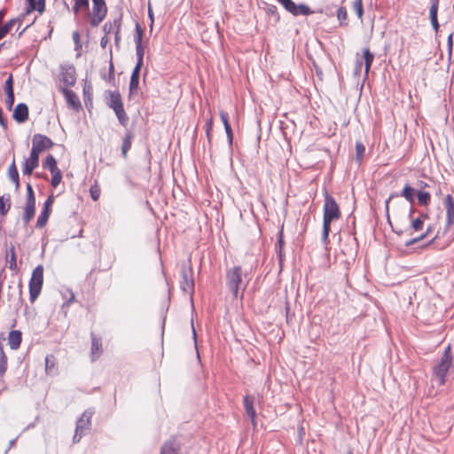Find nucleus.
Listing matches in <instances>:
<instances>
[{
	"instance_id": "nucleus-1",
	"label": "nucleus",
	"mask_w": 454,
	"mask_h": 454,
	"mask_svg": "<svg viewBox=\"0 0 454 454\" xmlns=\"http://www.w3.org/2000/svg\"><path fill=\"white\" fill-rule=\"evenodd\" d=\"M323 211L322 239L324 243L327 244L329 242L332 223L338 221L341 217V211L339 204L327 192L324 194Z\"/></svg>"
},
{
	"instance_id": "nucleus-2",
	"label": "nucleus",
	"mask_w": 454,
	"mask_h": 454,
	"mask_svg": "<svg viewBox=\"0 0 454 454\" xmlns=\"http://www.w3.org/2000/svg\"><path fill=\"white\" fill-rule=\"evenodd\" d=\"M243 270L240 266H234L226 270L225 281L228 290L232 294L235 300H242L244 291L247 288V281L242 278ZM244 277L246 275L244 274Z\"/></svg>"
},
{
	"instance_id": "nucleus-3",
	"label": "nucleus",
	"mask_w": 454,
	"mask_h": 454,
	"mask_svg": "<svg viewBox=\"0 0 454 454\" xmlns=\"http://www.w3.org/2000/svg\"><path fill=\"white\" fill-rule=\"evenodd\" d=\"M106 93L107 106L114 112L120 124L126 127L129 123V116L124 109L121 93L119 90H107Z\"/></svg>"
},
{
	"instance_id": "nucleus-4",
	"label": "nucleus",
	"mask_w": 454,
	"mask_h": 454,
	"mask_svg": "<svg viewBox=\"0 0 454 454\" xmlns=\"http://www.w3.org/2000/svg\"><path fill=\"white\" fill-rule=\"evenodd\" d=\"M453 364L451 347L449 345L438 363L433 368V373L437 378L440 385H444L446 376Z\"/></svg>"
},
{
	"instance_id": "nucleus-5",
	"label": "nucleus",
	"mask_w": 454,
	"mask_h": 454,
	"mask_svg": "<svg viewBox=\"0 0 454 454\" xmlns=\"http://www.w3.org/2000/svg\"><path fill=\"white\" fill-rule=\"evenodd\" d=\"M82 12L85 13V18L88 19L90 26L97 27L106 17L107 6L106 1L92 0L91 10L82 11L80 13Z\"/></svg>"
},
{
	"instance_id": "nucleus-6",
	"label": "nucleus",
	"mask_w": 454,
	"mask_h": 454,
	"mask_svg": "<svg viewBox=\"0 0 454 454\" xmlns=\"http://www.w3.org/2000/svg\"><path fill=\"white\" fill-rule=\"evenodd\" d=\"M59 80V88H70L76 83V70L73 64L64 63L59 66L58 74Z\"/></svg>"
},
{
	"instance_id": "nucleus-7",
	"label": "nucleus",
	"mask_w": 454,
	"mask_h": 454,
	"mask_svg": "<svg viewBox=\"0 0 454 454\" xmlns=\"http://www.w3.org/2000/svg\"><path fill=\"white\" fill-rule=\"evenodd\" d=\"M93 412L90 410L85 411L76 422L75 433L73 437L74 443L79 442L82 435L87 434L91 426V418Z\"/></svg>"
},
{
	"instance_id": "nucleus-8",
	"label": "nucleus",
	"mask_w": 454,
	"mask_h": 454,
	"mask_svg": "<svg viewBox=\"0 0 454 454\" xmlns=\"http://www.w3.org/2000/svg\"><path fill=\"white\" fill-rule=\"evenodd\" d=\"M43 283V267L37 266L30 278V301L33 302L39 296Z\"/></svg>"
},
{
	"instance_id": "nucleus-9",
	"label": "nucleus",
	"mask_w": 454,
	"mask_h": 454,
	"mask_svg": "<svg viewBox=\"0 0 454 454\" xmlns=\"http://www.w3.org/2000/svg\"><path fill=\"white\" fill-rule=\"evenodd\" d=\"M59 91L63 94L69 109L74 113L82 110V106L78 95L69 88H59Z\"/></svg>"
},
{
	"instance_id": "nucleus-10",
	"label": "nucleus",
	"mask_w": 454,
	"mask_h": 454,
	"mask_svg": "<svg viewBox=\"0 0 454 454\" xmlns=\"http://www.w3.org/2000/svg\"><path fill=\"white\" fill-rule=\"evenodd\" d=\"M53 145L52 141L43 135H35L33 138V149L34 154H39L43 153Z\"/></svg>"
},
{
	"instance_id": "nucleus-11",
	"label": "nucleus",
	"mask_w": 454,
	"mask_h": 454,
	"mask_svg": "<svg viewBox=\"0 0 454 454\" xmlns=\"http://www.w3.org/2000/svg\"><path fill=\"white\" fill-rule=\"evenodd\" d=\"M53 202H54L53 196H50L44 202L43 209L36 222L37 227L42 228L46 224V223L49 219V216L51 213V207L53 205Z\"/></svg>"
},
{
	"instance_id": "nucleus-12",
	"label": "nucleus",
	"mask_w": 454,
	"mask_h": 454,
	"mask_svg": "<svg viewBox=\"0 0 454 454\" xmlns=\"http://www.w3.org/2000/svg\"><path fill=\"white\" fill-rule=\"evenodd\" d=\"M444 207L446 210V223L448 226L454 225V198L448 194L444 199Z\"/></svg>"
},
{
	"instance_id": "nucleus-13",
	"label": "nucleus",
	"mask_w": 454,
	"mask_h": 454,
	"mask_svg": "<svg viewBox=\"0 0 454 454\" xmlns=\"http://www.w3.org/2000/svg\"><path fill=\"white\" fill-rule=\"evenodd\" d=\"M254 398L249 395H246L244 397V408L246 414L250 418L251 422L254 426V427H256V411L254 407Z\"/></svg>"
},
{
	"instance_id": "nucleus-14",
	"label": "nucleus",
	"mask_w": 454,
	"mask_h": 454,
	"mask_svg": "<svg viewBox=\"0 0 454 454\" xmlns=\"http://www.w3.org/2000/svg\"><path fill=\"white\" fill-rule=\"evenodd\" d=\"M141 68H142V67H140V66H135V67L131 73L129 85V95L137 94V92L138 90Z\"/></svg>"
},
{
	"instance_id": "nucleus-15",
	"label": "nucleus",
	"mask_w": 454,
	"mask_h": 454,
	"mask_svg": "<svg viewBox=\"0 0 454 454\" xmlns=\"http://www.w3.org/2000/svg\"><path fill=\"white\" fill-rule=\"evenodd\" d=\"M180 444L175 439H171L163 443L160 454H180Z\"/></svg>"
},
{
	"instance_id": "nucleus-16",
	"label": "nucleus",
	"mask_w": 454,
	"mask_h": 454,
	"mask_svg": "<svg viewBox=\"0 0 454 454\" xmlns=\"http://www.w3.org/2000/svg\"><path fill=\"white\" fill-rule=\"evenodd\" d=\"M28 115V107L26 104H19L13 110L12 117L17 122H24Z\"/></svg>"
},
{
	"instance_id": "nucleus-17",
	"label": "nucleus",
	"mask_w": 454,
	"mask_h": 454,
	"mask_svg": "<svg viewBox=\"0 0 454 454\" xmlns=\"http://www.w3.org/2000/svg\"><path fill=\"white\" fill-rule=\"evenodd\" d=\"M83 101L90 111L93 107V87L90 82H85L82 89Z\"/></svg>"
},
{
	"instance_id": "nucleus-18",
	"label": "nucleus",
	"mask_w": 454,
	"mask_h": 454,
	"mask_svg": "<svg viewBox=\"0 0 454 454\" xmlns=\"http://www.w3.org/2000/svg\"><path fill=\"white\" fill-rule=\"evenodd\" d=\"M427 219H428V215L427 214H420L419 216L412 219L409 229L411 233L412 234L413 232L422 231Z\"/></svg>"
},
{
	"instance_id": "nucleus-19",
	"label": "nucleus",
	"mask_w": 454,
	"mask_h": 454,
	"mask_svg": "<svg viewBox=\"0 0 454 454\" xmlns=\"http://www.w3.org/2000/svg\"><path fill=\"white\" fill-rule=\"evenodd\" d=\"M22 340L21 332L18 330H12L8 334V344L12 349H17Z\"/></svg>"
},
{
	"instance_id": "nucleus-20",
	"label": "nucleus",
	"mask_w": 454,
	"mask_h": 454,
	"mask_svg": "<svg viewBox=\"0 0 454 454\" xmlns=\"http://www.w3.org/2000/svg\"><path fill=\"white\" fill-rule=\"evenodd\" d=\"M103 346L101 340L91 334V359L95 360L102 354Z\"/></svg>"
},
{
	"instance_id": "nucleus-21",
	"label": "nucleus",
	"mask_w": 454,
	"mask_h": 454,
	"mask_svg": "<svg viewBox=\"0 0 454 454\" xmlns=\"http://www.w3.org/2000/svg\"><path fill=\"white\" fill-rule=\"evenodd\" d=\"M438 3H439V0H433L432 5H431L430 11H429L431 23L435 31H438V29H439V23H438V20H437Z\"/></svg>"
},
{
	"instance_id": "nucleus-22",
	"label": "nucleus",
	"mask_w": 454,
	"mask_h": 454,
	"mask_svg": "<svg viewBox=\"0 0 454 454\" xmlns=\"http://www.w3.org/2000/svg\"><path fill=\"white\" fill-rule=\"evenodd\" d=\"M74 2L72 11L74 15H79L82 11H87L90 0H72Z\"/></svg>"
},
{
	"instance_id": "nucleus-23",
	"label": "nucleus",
	"mask_w": 454,
	"mask_h": 454,
	"mask_svg": "<svg viewBox=\"0 0 454 454\" xmlns=\"http://www.w3.org/2000/svg\"><path fill=\"white\" fill-rule=\"evenodd\" d=\"M43 166L44 168L50 170V172L51 174L60 170L58 168L57 160H55V158L51 154H49L46 157L45 161L43 162Z\"/></svg>"
},
{
	"instance_id": "nucleus-24",
	"label": "nucleus",
	"mask_w": 454,
	"mask_h": 454,
	"mask_svg": "<svg viewBox=\"0 0 454 454\" xmlns=\"http://www.w3.org/2000/svg\"><path fill=\"white\" fill-rule=\"evenodd\" d=\"M45 370L49 374H53L57 372V360L53 355H49L45 357Z\"/></svg>"
},
{
	"instance_id": "nucleus-25",
	"label": "nucleus",
	"mask_w": 454,
	"mask_h": 454,
	"mask_svg": "<svg viewBox=\"0 0 454 454\" xmlns=\"http://www.w3.org/2000/svg\"><path fill=\"white\" fill-rule=\"evenodd\" d=\"M416 193L418 197V203L420 206L427 207L430 204L431 195L428 192L419 190Z\"/></svg>"
},
{
	"instance_id": "nucleus-26",
	"label": "nucleus",
	"mask_w": 454,
	"mask_h": 454,
	"mask_svg": "<svg viewBox=\"0 0 454 454\" xmlns=\"http://www.w3.org/2000/svg\"><path fill=\"white\" fill-rule=\"evenodd\" d=\"M8 176L11 179V181L14 184L15 188L17 189L19 187V173H18L14 160H12V163L9 167Z\"/></svg>"
},
{
	"instance_id": "nucleus-27",
	"label": "nucleus",
	"mask_w": 454,
	"mask_h": 454,
	"mask_svg": "<svg viewBox=\"0 0 454 454\" xmlns=\"http://www.w3.org/2000/svg\"><path fill=\"white\" fill-rule=\"evenodd\" d=\"M7 356L4 354L3 348L0 346V381L4 380V374L7 371Z\"/></svg>"
},
{
	"instance_id": "nucleus-28",
	"label": "nucleus",
	"mask_w": 454,
	"mask_h": 454,
	"mask_svg": "<svg viewBox=\"0 0 454 454\" xmlns=\"http://www.w3.org/2000/svg\"><path fill=\"white\" fill-rule=\"evenodd\" d=\"M182 277V289L186 293L192 292L193 290V281L189 278L188 273L185 270L183 271Z\"/></svg>"
},
{
	"instance_id": "nucleus-29",
	"label": "nucleus",
	"mask_w": 454,
	"mask_h": 454,
	"mask_svg": "<svg viewBox=\"0 0 454 454\" xmlns=\"http://www.w3.org/2000/svg\"><path fill=\"white\" fill-rule=\"evenodd\" d=\"M414 194L415 190L410 184H406L401 192V196L411 204L414 202Z\"/></svg>"
},
{
	"instance_id": "nucleus-30",
	"label": "nucleus",
	"mask_w": 454,
	"mask_h": 454,
	"mask_svg": "<svg viewBox=\"0 0 454 454\" xmlns=\"http://www.w3.org/2000/svg\"><path fill=\"white\" fill-rule=\"evenodd\" d=\"M337 20L340 27L348 25V12L345 6H340L337 11Z\"/></svg>"
},
{
	"instance_id": "nucleus-31",
	"label": "nucleus",
	"mask_w": 454,
	"mask_h": 454,
	"mask_svg": "<svg viewBox=\"0 0 454 454\" xmlns=\"http://www.w3.org/2000/svg\"><path fill=\"white\" fill-rule=\"evenodd\" d=\"M433 231V228L431 225H428L426 229V231L421 233L419 236L418 237H415L413 239H411V240L407 241L406 242V246H411L417 242H419L423 239H425L426 238H427Z\"/></svg>"
},
{
	"instance_id": "nucleus-32",
	"label": "nucleus",
	"mask_w": 454,
	"mask_h": 454,
	"mask_svg": "<svg viewBox=\"0 0 454 454\" xmlns=\"http://www.w3.org/2000/svg\"><path fill=\"white\" fill-rule=\"evenodd\" d=\"M30 12L37 11L39 13H43L45 9V0H30Z\"/></svg>"
},
{
	"instance_id": "nucleus-33",
	"label": "nucleus",
	"mask_w": 454,
	"mask_h": 454,
	"mask_svg": "<svg viewBox=\"0 0 454 454\" xmlns=\"http://www.w3.org/2000/svg\"><path fill=\"white\" fill-rule=\"evenodd\" d=\"M364 58L365 61V74H367L373 62L374 55L370 51L368 48H366L364 49Z\"/></svg>"
},
{
	"instance_id": "nucleus-34",
	"label": "nucleus",
	"mask_w": 454,
	"mask_h": 454,
	"mask_svg": "<svg viewBox=\"0 0 454 454\" xmlns=\"http://www.w3.org/2000/svg\"><path fill=\"white\" fill-rule=\"evenodd\" d=\"M132 143V136L130 134H127L124 137L121 145V153L124 158H127L128 151L131 147Z\"/></svg>"
},
{
	"instance_id": "nucleus-35",
	"label": "nucleus",
	"mask_w": 454,
	"mask_h": 454,
	"mask_svg": "<svg viewBox=\"0 0 454 454\" xmlns=\"http://www.w3.org/2000/svg\"><path fill=\"white\" fill-rule=\"evenodd\" d=\"M90 194L94 201L98 200L101 194V189L98 181H95L94 184L90 186Z\"/></svg>"
},
{
	"instance_id": "nucleus-36",
	"label": "nucleus",
	"mask_w": 454,
	"mask_h": 454,
	"mask_svg": "<svg viewBox=\"0 0 454 454\" xmlns=\"http://www.w3.org/2000/svg\"><path fill=\"white\" fill-rule=\"evenodd\" d=\"M291 13L294 16H297V15L306 16V15L312 13V12L305 4H299V5L295 4V10L294 12H292Z\"/></svg>"
},
{
	"instance_id": "nucleus-37",
	"label": "nucleus",
	"mask_w": 454,
	"mask_h": 454,
	"mask_svg": "<svg viewBox=\"0 0 454 454\" xmlns=\"http://www.w3.org/2000/svg\"><path fill=\"white\" fill-rule=\"evenodd\" d=\"M352 8L355 11L357 18L362 20L364 16V6H363V1L362 0H355Z\"/></svg>"
},
{
	"instance_id": "nucleus-38",
	"label": "nucleus",
	"mask_w": 454,
	"mask_h": 454,
	"mask_svg": "<svg viewBox=\"0 0 454 454\" xmlns=\"http://www.w3.org/2000/svg\"><path fill=\"white\" fill-rule=\"evenodd\" d=\"M136 55H137V64L136 66L143 67L144 64V55H145V47L143 44L136 45Z\"/></svg>"
},
{
	"instance_id": "nucleus-39",
	"label": "nucleus",
	"mask_w": 454,
	"mask_h": 454,
	"mask_svg": "<svg viewBox=\"0 0 454 454\" xmlns=\"http://www.w3.org/2000/svg\"><path fill=\"white\" fill-rule=\"evenodd\" d=\"M365 153V147L362 142L356 143V159L360 163Z\"/></svg>"
},
{
	"instance_id": "nucleus-40",
	"label": "nucleus",
	"mask_w": 454,
	"mask_h": 454,
	"mask_svg": "<svg viewBox=\"0 0 454 454\" xmlns=\"http://www.w3.org/2000/svg\"><path fill=\"white\" fill-rule=\"evenodd\" d=\"M18 22V20H11L4 25L0 26V31L5 36Z\"/></svg>"
},
{
	"instance_id": "nucleus-41",
	"label": "nucleus",
	"mask_w": 454,
	"mask_h": 454,
	"mask_svg": "<svg viewBox=\"0 0 454 454\" xmlns=\"http://www.w3.org/2000/svg\"><path fill=\"white\" fill-rule=\"evenodd\" d=\"M114 25L115 27L114 40H115V43L118 44L120 43V41H121V19H115L114 20Z\"/></svg>"
},
{
	"instance_id": "nucleus-42",
	"label": "nucleus",
	"mask_w": 454,
	"mask_h": 454,
	"mask_svg": "<svg viewBox=\"0 0 454 454\" xmlns=\"http://www.w3.org/2000/svg\"><path fill=\"white\" fill-rule=\"evenodd\" d=\"M144 30L138 23L136 24L135 43L136 45L143 44Z\"/></svg>"
},
{
	"instance_id": "nucleus-43",
	"label": "nucleus",
	"mask_w": 454,
	"mask_h": 454,
	"mask_svg": "<svg viewBox=\"0 0 454 454\" xmlns=\"http://www.w3.org/2000/svg\"><path fill=\"white\" fill-rule=\"evenodd\" d=\"M213 125H214V117H213V115H210L209 118L206 121V134H207V140L209 143L211 142V139H212L211 132L213 129Z\"/></svg>"
},
{
	"instance_id": "nucleus-44",
	"label": "nucleus",
	"mask_w": 454,
	"mask_h": 454,
	"mask_svg": "<svg viewBox=\"0 0 454 454\" xmlns=\"http://www.w3.org/2000/svg\"><path fill=\"white\" fill-rule=\"evenodd\" d=\"M4 90L6 94L13 93V79L12 74L5 81Z\"/></svg>"
},
{
	"instance_id": "nucleus-45",
	"label": "nucleus",
	"mask_w": 454,
	"mask_h": 454,
	"mask_svg": "<svg viewBox=\"0 0 454 454\" xmlns=\"http://www.w3.org/2000/svg\"><path fill=\"white\" fill-rule=\"evenodd\" d=\"M290 13L295 10V4L292 0H277Z\"/></svg>"
},
{
	"instance_id": "nucleus-46",
	"label": "nucleus",
	"mask_w": 454,
	"mask_h": 454,
	"mask_svg": "<svg viewBox=\"0 0 454 454\" xmlns=\"http://www.w3.org/2000/svg\"><path fill=\"white\" fill-rule=\"evenodd\" d=\"M115 261V257L114 254H108L107 255V262L102 266L101 264L98 267L99 270H107L113 267V264Z\"/></svg>"
},
{
	"instance_id": "nucleus-47",
	"label": "nucleus",
	"mask_w": 454,
	"mask_h": 454,
	"mask_svg": "<svg viewBox=\"0 0 454 454\" xmlns=\"http://www.w3.org/2000/svg\"><path fill=\"white\" fill-rule=\"evenodd\" d=\"M62 180L61 171H58L51 174V184L53 187H57Z\"/></svg>"
},
{
	"instance_id": "nucleus-48",
	"label": "nucleus",
	"mask_w": 454,
	"mask_h": 454,
	"mask_svg": "<svg viewBox=\"0 0 454 454\" xmlns=\"http://www.w3.org/2000/svg\"><path fill=\"white\" fill-rule=\"evenodd\" d=\"M72 38L75 45V50L78 51L82 48L81 37L78 31H74L72 34Z\"/></svg>"
},
{
	"instance_id": "nucleus-49",
	"label": "nucleus",
	"mask_w": 454,
	"mask_h": 454,
	"mask_svg": "<svg viewBox=\"0 0 454 454\" xmlns=\"http://www.w3.org/2000/svg\"><path fill=\"white\" fill-rule=\"evenodd\" d=\"M38 155L39 154H34L33 151L30 153V173L32 172L34 168L38 165Z\"/></svg>"
},
{
	"instance_id": "nucleus-50",
	"label": "nucleus",
	"mask_w": 454,
	"mask_h": 454,
	"mask_svg": "<svg viewBox=\"0 0 454 454\" xmlns=\"http://www.w3.org/2000/svg\"><path fill=\"white\" fill-rule=\"evenodd\" d=\"M5 106L8 110H12L14 104V93L6 94Z\"/></svg>"
},
{
	"instance_id": "nucleus-51",
	"label": "nucleus",
	"mask_w": 454,
	"mask_h": 454,
	"mask_svg": "<svg viewBox=\"0 0 454 454\" xmlns=\"http://www.w3.org/2000/svg\"><path fill=\"white\" fill-rule=\"evenodd\" d=\"M10 208V205H7L4 200L3 197H0V215H4L7 213Z\"/></svg>"
},
{
	"instance_id": "nucleus-52",
	"label": "nucleus",
	"mask_w": 454,
	"mask_h": 454,
	"mask_svg": "<svg viewBox=\"0 0 454 454\" xmlns=\"http://www.w3.org/2000/svg\"><path fill=\"white\" fill-rule=\"evenodd\" d=\"M224 129H225V132H226V135H227V137L229 139V142L230 144L232 143V140H233V133H232V129H231V127L230 124L224 126Z\"/></svg>"
},
{
	"instance_id": "nucleus-53",
	"label": "nucleus",
	"mask_w": 454,
	"mask_h": 454,
	"mask_svg": "<svg viewBox=\"0 0 454 454\" xmlns=\"http://www.w3.org/2000/svg\"><path fill=\"white\" fill-rule=\"evenodd\" d=\"M103 29L105 31L106 34H109L111 33L113 30H115V27L114 25V21L113 22H107L104 25L103 27Z\"/></svg>"
},
{
	"instance_id": "nucleus-54",
	"label": "nucleus",
	"mask_w": 454,
	"mask_h": 454,
	"mask_svg": "<svg viewBox=\"0 0 454 454\" xmlns=\"http://www.w3.org/2000/svg\"><path fill=\"white\" fill-rule=\"evenodd\" d=\"M220 118H221V121H223V126H226L229 123V114L228 113L224 112V111H221L220 112Z\"/></svg>"
},
{
	"instance_id": "nucleus-55",
	"label": "nucleus",
	"mask_w": 454,
	"mask_h": 454,
	"mask_svg": "<svg viewBox=\"0 0 454 454\" xmlns=\"http://www.w3.org/2000/svg\"><path fill=\"white\" fill-rule=\"evenodd\" d=\"M0 125L4 128V129H6L7 127V124H6V121L3 116V111L2 109L0 108Z\"/></svg>"
},
{
	"instance_id": "nucleus-56",
	"label": "nucleus",
	"mask_w": 454,
	"mask_h": 454,
	"mask_svg": "<svg viewBox=\"0 0 454 454\" xmlns=\"http://www.w3.org/2000/svg\"><path fill=\"white\" fill-rule=\"evenodd\" d=\"M109 40H108V37L107 35H104L101 40H100V45L105 48L106 46V44L108 43Z\"/></svg>"
},
{
	"instance_id": "nucleus-57",
	"label": "nucleus",
	"mask_w": 454,
	"mask_h": 454,
	"mask_svg": "<svg viewBox=\"0 0 454 454\" xmlns=\"http://www.w3.org/2000/svg\"><path fill=\"white\" fill-rule=\"evenodd\" d=\"M23 174L28 173V159H26L23 162V168H22Z\"/></svg>"
},
{
	"instance_id": "nucleus-58",
	"label": "nucleus",
	"mask_w": 454,
	"mask_h": 454,
	"mask_svg": "<svg viewBox=\"0 0 454 454\" xmlns=\"http://www.w3.org/2000/svg\"><path fill=\"white\" fill-rule=\"evenodd\" d=\"M23 218L26 221H28V203L24 207Z\"/></svg>"
},
{
	"instance_id": "nucleus-59",
	"label": "nucleus",
	"mask_w": 454,
	"mask_h": 454,
	"mask_svg": "<svg viewBox=\"0 0 454 454\" xmlns=\"http://www.w3.org/2000/svg\"><path fill=\"white\" fill-rule=\"evenodd\" d=\"M447 43H448V47H449V50H450V54H451V51H452V35H450L448 36Z\"/></svg>"
},
{
	"instance_id": "nucleus-60",
	"label": "nucleus",
	"mask_w": 454,
	"mask_h": 454,
	"mask_svg": "<svg viewBox=\"0 0 454 454\" xmlns=\"http://www.w3.org/2000/svg\"><path fill=\"white\" fill-rule=\"evenodd\" d=\"M394 197H397V195H396V194H394V193H393V194H391V195H390V197H389V198L387 200V201H386V210H387V212H388V204H389V201H390V200H391V199H393Z\"/></svg>"
},
{
	"instance_id": "nucleus-61",
	"label": "nucleus",
	"mask_w": 454,
	"mask_h": 454,
	"mask_svg": "<svg viewBox=\"0 0 454 454\" xmlns=\"http://www.w3.org/2000/svg\"><path fill=\"white\" fill-rule=\"evenodd\" d=\"M148 15L151 19L152 23H153V14L150 6L148 7Z\"/></svg>"
},
{
	"instance_id": "nucleus-62",
	"label": "nucleus",
	"mask_w": 454,
	"mask_h": 454,
	"mask_svg": "<svg viewBox=\"0 0 454 454\" xmlns=\"http://www.w3.org/2000/svg\"><path fill=\"white\" fill-rule=\"evenodd\" d=\"M109 72H110V74H114V67L112 62L110 63Z\"/></svg>"
},
{
	"instance_id": "nucleus-63",
	"label": "nucleus",
	"mask_w": 454,
	"mask_h": 454,
	"mask_svg": "<svg viewBox=\"0 0 454 454\" xmlns=\"http://www.w3.org/2000/svg\"><path fill=\"white\" fill-rule=\"evenodd\" d=\"M29 192H30V201H31L32 200H34V194H33V191H32V188H31V187H30Z\"/></svg>"
},
{
	"instance_id": "nucleus-64",
	"label": "nucleus",
	"mask_w": 454,
	"mask_h": 454,
	"mask_svg": "<svg viewBox=\"0 0 454 454\" xmlns=\"http://www.w3.org/2000/svg\"><path fill=\"white\" fill-rule=\"evenodd\" d=\"M361 66H362V63L361 62H357V67L361 68Z\"/></svg>"
}]
</instances>
